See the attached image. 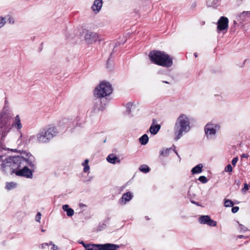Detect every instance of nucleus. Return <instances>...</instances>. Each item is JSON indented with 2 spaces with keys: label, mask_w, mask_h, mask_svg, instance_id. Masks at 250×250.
I'll list each match as a JSON object with an SVG mask.
<instances>
[{
  "label": "nucleus",
  "mask_w": 250,
  "mask_h": 250,
  "mask_svg": "<svg viewBox=\"0 0 250 250\" xmlns=\"http://www.w3.org/2000/svg\"><path fill=\"white\" fill-rule=\"evenodd\" d=\"M2 162L1 169L5 173L12 174L15 173L16 170L20 168V166L22 165L24 161L23 160L22 155L16 156H9L3 159L0 156Z\"/></svg>",
  "instance_id": "nucleus-1"
},
{
  "label": "nucleus",
  "mask_w": 250,
  "mask_h": 250,
  "mask_svg": "<svg viewBox=\"0 0 250 250\" xmlns=\"http://www.w3.org/2000/svg\"><path fill=\"white\" fill-rule=\"evenodd\" d=\"M190 129L188 117L185 114H181L177 118L174 127L175 140L177 141L184 134L188 132Z\"/></svg>",
  "instance_id": "nucleus-2"
},
{
  "label": "nucleus",
  "mask_w": 250,
  "mask_h": 250,
  "mask_svg": "<svg viewBox=\"0 0 250 250\" xmlns=\"http://www.w3.org/2000/svg\"><path fill=\"white\" fill-rule=\"evenodd\" d=\"M22 158L24 163L20 166L19 169L16 170L15 174L18 176L31 178L32 172L27 167H33L34 166L35 158L30 153L27 152L22 154Z\"/></svg>",
  "instance_id": "nucleus-3"
},
{
  "label": "nucleus",
  "mask_w": 250,
  "mask_h": 250,
  "mask_svg": "<svg viewBox=\"0 0 250 250\" xmlns=\"http://www.w3.org/2000/svg\"><path fill=\"white\" fill-rule=\"evenodd\" d=\"M149 58L153 63L164 67H169L172 66V58L164 52L153 50L149 54Z\"/></svg>",
  "instance_id": "nucleus-4"
},
{
  "label": "nucleus",
  "mask_w": 250,
  "mask_h": 250,
  "mask_svg": "<svg viewBox=\"0 0 250 250\" xmlns=\"http://www.w3.org/2000/svg\"><path fill=\"white\" fill-rule=\"evenodd\" d=\"M112 91L111 85L108 82H103L95 88L94 95L98 98H103L110 95Z\"/></svg>",
  "instance_id": "nucleus-5"
},
{
  "label": "nucleus",
  "mask_w": 250,
  "mask_h": 250,
  "mask_svg": "<svg viewBox=\"0 0 250 250\" xmlns=\"http://www.w3.org/2000/svg\"><path fill=\"white\" fill-rule=\"evenodd\" d=\"M220 128V126L217 125L208 124L205 127V131L208 138H211L212 135H215L216 130Z\"/></svg>",
  "instance_id": "nucleus-6"
},
{
  "label": "nucleus",
  "mask_w": 250,
  "mask_h": 250,
  "mask_svg": "<svg viewBox=\"0 0 250 250\" xmlns=\"http://www.w3.org/2000/svg\"><path fill=\"white\" fill-rule=\"evenodd\" d=\"M229 20L225 17H221L217 22V29L219 31L227 30L228 28Z\"/></svg>",
  "instance_id": "nucleus-7"
},
{
  "label": "nucleus",
  "mask_w": 250,
  "mask_h": 250,
  "mask_svg": "<svg viewBox=\"0 0 250 250\" xmlns=\"http://www.w3.org/2000/svg\"><path fill=\"white\" fill-rule=\"evenodd\" d=\"M98 39V36L96 33L87 31L85 35V40L88 43H92Z\"/></svg>",
  "instance_id": "nucleus-8"
},
{
  "label": "nucleus",
  "mask_w": 250,
  "mask_h": 250,
  "mask_svg": "<svg viewBox=\"0 0 250 250\" xmlns=\"http://www.w3.org/2000/svg\"><path fill=\"white\" fill-rule=\"evenodd\" d=\"M199 221L201 224H208L210 226H215L216 222L211 220L208 215L201 216L199 218Z\"/></svg>",
  "instance_id": "nucleus-9"
},
{
  "label": "nucleus",
  "mask_w": 250,
  "mask_h": 250,
  "mask_svg": "<svg viewBox=\"0 0 250 250\" xmlns=\"http://www.w3.org/2000/svg\"><path fill=\"white\" fill-rule=\"evenodd\" d=\"M43 130L44 131L45 135H46V137H47V139H48V140L52 139L55 136H56L57 133L56 128L55 127H50L47 130Z\"/></svg>",
  "instance_id": "nucleus-10"
},
{
  "label": "nucleus",
  "mask_w": 250,
  "mask_h": 250,
  "mask_svg": "<svg viewBox=\"0 0 250 250\" xmlns=\"http://www.w3.org/2000/svg\"><path fill=\"white\" fill-rule=\"evenodd\" d=\"M99 245L100 250H116L119 248V246L110 243Z\"/></svg>",
  "instance_id": "nucleus-11"
},
{
  "label": "nucleus",
  "mask_w": 250,
  "mask_h": 250,
  "mask_svg": "<svg viewBox=\"0 0 250 250\" xmlns=\"http://www.w3.org/2000/svg\"><path fill=\"white\" fill-rule=\"evenodd\" d=\"M37 139L40 143H45L47 142L49 140L47 139L46 135H45L44 131L43 130H41L37 136Z\"/></svg>",
  "instance_id": "nucleus-12"
},
{
  "label": "nucleus",
  "mask_w": 250,
  "mask_h": 250,
  "mask_svg": "<svg viewBox=\"0 0 250 250\" xmlns=\"http://www.w3.org/2000/svg\"><path fill=\"white\" fill-rule=\"evenodd\" d=\"M103 5L102 0H95L92 6V10L96 13L99 12Z\"/></svg>",
  "instance_id": "nucleus-13"
},
{
  "label": "nucleus",
  "mask_w": 250,
  "mask_h": 250,
  "mask_svg": "<svg viewBox=\"0 0 250 250\" xmlns=\"http://www.w3.org/2000/svg\"><path fill=\"white\" fill-rule=\"evenodd\" d=\"M7 108L8 106L5 105L2 111L0 112V124H3L6 122V119L7 118V112L8 110Z\"/></svg>",
  "instance_id": "nucleus-14"
},
{
  "label": "nucleus",
  "mask_w": 250,
  "mask_h": 250,
  "mask_svg": "<svg viewBox=\"0 0 250 250\" xmlns=\"http://www.w3.org/2000/svg\"><path fill=\"white\" fill-rule=\"evenodd\" d=\"M106 160L109 163L113 164L120 163V159L113 154H109L106 158Z\"/></svg>",
  "instance_id": "nucleus-15"
},
{
  "label": "nucleus",
  "mask_w": 250,
  "mask_h": 250,
  "mask_svg": "<svg viewBox=\"0 0 250 250\" xmlns=\"http://www.w3.org/2000/svg\"><path fill=\"white\" fill-rule=\"evenodd\" d=\"M132 195L131 192H128L123 194L121 201L125 204L127 202L129 201L132 198Z\"/></svg>",
  "instance_id": "nucleus-16"
},
{
  "label": "nucleus",
  "mask_w": 250,
  "mask_h": 250,
  "mask_svg": "<svg viewBox=\"0 0 250 250\" xmlns=\"http://www.w3.org/2000/svg\"><path fill=\"white\" fill-rule=\"evenodd\" d=\"M13 126L16 127L18 129H21L22 127V125L19 115H17L15 117V121L13 124Z\"/></svg>",
  "instance_id": "nucleus-17"
},
{
  "label": "nucleus",
  "mask_w": 250,
  "mask_h": 250,
  "mask_svg": "<svg viewBox=\"0 0 250 250\" xmlns=\"http://www.w3.org/2000/svg\"><path fill=\"white\" fill-rule=\"evenodd\" d=\"M250 15V11H244L241 13L237 17V20L240 22H242L245 20L246 16Z\"/></svg>",
  "instance_id": "nucleus-18"
},
{
  "label": "nucleus",
  "mask_w": 250,
  "mask_h": 250,
  "mask_svg": "<svg viewBox=\"0 0 250 250\" xmlns=\"http://www.w3.org/2000/svg\"><path fill=\"white\" fill-rule=\"evenodd\" d=\"M99 244H87L84 246L85 250H100Z\"/></svg>",
  "instance_id": "nucleus-19"
},
{
  "label": "nucleus",
  "mask_w": 250,
  "mask_h": 250,
  "mask_svg": "<svg viewBox=\"0 0 250 250\" xmlns=\"http://www.w3.org/2000/svg\"><path fill=\"white\" fill-rule=\"evenodd\" d=\"M203 166L202 164H200L197 166L194 167L191 169V172L193 174L201 173L202 171Z\"/></svg>",
  "instance_id": "nucleus-20"
},
{
  "label": "nucleus",
  "mask_w": 250,
  "mask_h": 250,
  "mask_svg": "<svg viewBox=\"0 0 250 250\" xmlns=\"http://www.w3.org/2000/svg\"><path fill=\"white\" fill-rule=\"evenodd\" d=\"M160 129V125H151L149 128V131L152 134H156Z\"/></svg>",
  "instance_id": "nucleus-21"
},
{
  "label": "nucleus",
  "mask_w": 250,
  "mask_h": 250,
  "mask_svg": "<svg viewBox=\"0 0 250 250\" xmlns=\"http://www.w3.org/2000/svg\"><path fill=\"white\" fill-rule=\"evenodd\" d=\"M139 140L142 145H145L148 142V137L146 134H144L140 138Z\"/></svg>",
  "instance_id": "nucleus-22"
},
{
  "label": "nucleus",
  "mask_w": 250,
  "mask_h": 250,
  "mask_svg": "<svg viewBox=\"0 0 250 250\" xmlns=\"http://www.w3.org/2000/svg\"><path fill=\"white\" fill-rule=\"evenodd\" d=\"M139 169L142 172H143L144 173H147V172H149V167L147 165H145L141 166L140 167Z\"/></svg>",
  "instance_id": "nucleus-23"
},
{
  "label": "nucleus",
  "mask_w": 250,
  "mask_h": 250,
  "mask_svg": "<svg viewBox=\"0 0 250 250\" xmlns=\"http://www.w3.org/2000/svg\"><path fill=\"white\" fill-rule=\"evenodd\" d=\"M224 205L226 207H231L233 206V203L230 200H225Z\"/></svg>",
  "instance_id": "nucleus-24"
},
{
  "label": "nucleus",
  "mask_w": 250,
  "mask_h": 250,
  "mask_svg": "<svg viewBox=\"0 0 250 250\" xmlns=\"http://www.w3.org/2000/svg\"><path fill=\"white\" fill-rule=\"evenodd\" d=\"M6 22L5 18L0 17V28L4 26Z\"/></svg>",
  "instance_id": "nucleus-25"
},
{
  "label": "nucleus",
  "mask_w": 250,
  "mask_h": 250,
  "mask_svg": "<svg viewBox=\"0 0 250 250\" xmlns=\"http://www.w3.org/2000/svg\"><path fill=\"white\" fill-rule=\"evenodd\" d=\"M16 184H15L13 182H11V183H7V185H6V188L8 189H10L12 188H14L16 187Z\"/></svg>",
  "instance_id": "nucleus-26"
},
{
  "label": "nucleus",
  "mask_w": 250,
  "mask_h": 250,
  "mask_svg": "<svg viewBox=\"0 0 250 250\" xmlns=\"http://www.w3.org/2000/svg\"><path fill=\"white\" fill-rule=\"evenodd\" d=\"M198 180L203 183H206L208 181L207 178L204 176H200Z\"/></svg>",
  "instance_id": "nucleus-27"
},
{
  "label": "nucleus",
  "mask_w": 250,
  "mask_h": 250,
  "mask_svg": "<svg viewBox=\"0 0 250 250\" xmlns=\"http://www.w3.org/2000/svg\"><path fill=\"white\" fill-rule=\"evenodd\" d=\"M170 149H166L165 150H163L161 151L160 154L164 155V156H167L168 155L169 151H170Z\"/></svg>",
  "instance_id": "nucleus-28"
},
{
  "label": "nucleus",
  "mask_w": 250,
  "mask_h": 250,
  "mask_svg": "<svg viewBox=\"0 0 250 250\" xmlns=\"http://www.w3.org/2000/svg\"><path fill=\"white\" fill-rule=\"evenodd\" d=\"M249 189V186L247 183L244 184V188L242 189V191L244 193H246Z\"/></svg>",
  "instance_id": "nucleus-29"
},
{
  "label": "nucleus",
  "mask_w": 250,
  "mask_h": 250,
  "mask_svg": "<svg viewBox=\"0 0 250 250\" xmlns=\"http://www.w3.org/2000/svg\"><path fill=\"white\" fill-rule=\"evenodd\" d=\"M67 215L68 216H72L74 214V210L69 208L67 210H66Z\"/></svg>",
  "instance_id": "nucleus-30"
},
{
  "label": "nucleus",
  "mask_w": 250,
  "mask_h": 250,
  "mask_svg": "<svg viewBox=\"0 0 250 250\" xmlns=\"http://www.w3.org/2000/svg\"><path fill=\"white\" fill-rule=\"evenodd\" d=\"M232 170V168L230 164H229L226 167H225V171L227 172H231Z\"/></svg>",
  "instance_id": "nucleus-31"
},
{
  "label": "nucleus",
  "mask_w": 250,
  "mask_h": 250,
  "mask_svg": "<svg viewBox=\"0 0 250 250\" xmlns=\"http://www.w3.org/2000/svg\"><path fill=\"white\" fill-rule=\"evenodd\" d=\"M239 229L241 231H246L248 230V229L246 227L244 226L243 225H242L240 224H239Z\"/></svg>",
  "instance_id": "nucleus-32"
},
{
  "label": "nucleus",
  "mask_w": 250,
  "mask_h": 250,
  "mask_svg": "<svg viewBox=\"0 0 250 250\" xmlns=\"http://www.w3.org/2000/svg\"><path fill=\"white\" fill-rule=\"evenodd\" d=\"M41 213L40 212H38L37 215H36V220L37 221V222H40V219L41 218Z\"/></svg>",
  "instance_id": "nucleus-33"
},
{
  "label": "nucleus",
  "mask_w": 250,
  "mask_h": 250,
  "mask_svg": "<svg viewBox=\"0 0 250 250\" xmlns=\"http://www.w3.org/2000/svg\"><path fill=\"white\" fill-rule=\"evenodd\" d=\"M238 157H235V158H234L232 159V162H232V165H233V166H235L236 163L237 162V161H238Z\"/></svg>",
  "instance_id": "nucleus-34"
},
{
  "label": "nucleus",
  "mask_w": 250,
  "mask_h": 250,
  "mask_svg": "<svg viewBox=\"0 0 250 250\" xmlns=\"http://www.w3.org/2000/svg\"><path fill=\"white\" fill-rule=\"evenodd\" d=\"M239 210V207H233L231 209V211L233 213H236Z\"/></svg>",
  "instance_id": "nucleus-35"
},
{
  "label": "nucleus",
  "mask_w": 250,
  "mask_h": 250,
  "mask_svg": "<svg viewBox=\"0 0 250 250\" xmlns=\"http://www.w3.org/2000/svg\"><path fill=\"white\" fill-rule=\"evenodd\" d=\"M8 21L9 23L10 24H14L15 22L14 19L11 17H9V18H8Z\"/></svg>",
  "instance_id": "nucleus-36"
},
{
  "label": "nucleus",
  "mask_w": 250,
  "mask_h": 250,
  "mask_svg": "<svg viewBox=\"0 0 250 250\" xmlns=\"http://www.w3.org/2000/svg\"><path fill=\"white\" fill-rule=\"evenodd\" d=\"M84 166L83 171L84 172H87L89 169V167L88 165H85Z\"/></svg>",
  "instance_id": "nucleus-37"
},
{
  "label": "nucleus",
  "mask_w": 250,
  "mask_h": 250,
  "mask_svg": "<svg viewBox=\"0 0 250 250\" xmlns=\"http://www.w3.org/2000/svg\"><path fill=\"white\" fill-rule=\"evenodd\" d=\"M69 208L68 205H64L62 206V209L63 210L66 211Z\"/></svg>",
  "instance_id": "nucleus-38"
},
{
  "label": "nucleus",
  "mask_w": 250,
  "mask_h": 250,
  "mask_svg": "<svg viewBox=\"0 0 250 250\" xmlns=\"http://www.w3.org/2000/svg\"><path fill=\"white\" fill-rule=\"evenodd\" d=\"M249 157V155L248 154H243L241 155V158H248Z\"/></svg>",
  "instance_id": "nucleus-39"
},
{
  "label": "nucleus",
  "mask_w": 250,
  "mask_h": 250,
  "mask_svg": "<svg viewBox=\"0 0 250 250\" xmlns=\"http://www.w3.org/2000/svg\"><path fill=\"white\" fill-rule=\"evenodd\" d=\"M89 162V160L88 159H86L85 161H84V162L83 164V166H85V165H88V163Z\"/></svg>",
  "instance_id": "nucleus-40"
},
{
  "label": "nucleus",
  "mask_w": 250,
  "mask_h": 250,
  "mask_svg": "<svg viewBox=\"0 0 250 250\" xmlns=\"http://www.w3.org/2000/svg\"><path fill=\"white\" fill-rule=\"evenodd\" d=\"M34 138V136H30L29 139L28 143H29L30 142V141L32 139H33ZM26 143H27V142H26Z\"/></svg>",
  "instance_id": "nucleus-41"
},
{
  "label": "nucleus",
  "mask_w": 250,
  "mask_h": 250,
  "mask_svg": "<svg viewBox=\"0 0 250 250\" xmlns=\"http://www.w3.org/2000/svg\"><path fill=\"white\" fill-rule=\"evenodd\" d=\"M52 249H53V250H57L58 248L55 245H53Z\"/></svg>",
  "instance_id": "nucleus-42"
},
{
  "label": "nucleus",
  "mask_w": 250,
  "mask_h": 250,
  "mask_svg": "<svg viewBox=\"0 0 250 250\" xmlns=\"http://www.w3.org/2000/svg\"><path fill=\"white\" fill-rule=\"evenodd\" d=\"M80 243L82 244L84 247V246H86L87 245V244H84V243L83 241L82 242H81Z\"/></svg>",
  "instance_id": "nucleus-43"
},
{
  "label": "nucleus",
  "mask_w": 250,
  "mask_h": 250,
  "mask_svg": "<svg viewBox=\"0 0 250 250\" xmlns=\"http://www.w3.org/2000/svg\"><path fill=\"white\" fill-rule=\"evenodd\" d=\"M47 245H48L47 243L43 244H42V247L43 248L44 247H45V246H47Z\"/></svg>",
  "instance_id": "nucleus-44"
},
{
  "label": "nucleus",
  "mask_w": 250,
  "mask_h": 250,
  "mask_svg": "<svg viewBox=\"0 0 250 250\" xmlns=\"http://www.w3.org/2000/svg\"><path fill=\"white\" fill-rule=\"evenodd\" d=\"M85 205L83 204H80V207H85Z\"/></svg>",
  "instance_id": "nucleus-45"
},
{
  "label": "nucleus",
  "mask_w": 250,
  "mask_h": 250,
  "mask_svg": "<svg viewBox=\"0 0 250 250\" xmlns=\"http://www.w3.org/2000/svg\"><path fill=\"white\" fill-rule=\"evenodd\" d=\"M237 237H238L239 238H242L244 237V236L243 235H238Z\"/></svg>",
  "instance_id": "nucleus-46"
},
{
  "label": "nucleus",
  "mask_w": 250,
  "mask_h": 250,
  "mask_svg": "<svg viewBox=\"0 0 250 250\" xmlns=\"http://www.w3.org/2000/svg\"><path fill=\"white\" fill-rule=\"evenodd\" d=\"M191 202H192V203L194 204H196V205H198V203H197V202H195V201H192Z\"/></svg>",
  "instance_id": "nucleus-47"
},
{
  "label": "nucleus",
  "mask_w": 250,
  "mask_h": 250,
  "mask_svg": "<svg viewBox=\"0 0 250 250\" xmlns=\"http://www.w3.org/2000/svg\"><path fill=\"white\" fill-rule=\"evenodd\" d=\"M130 106H131V105H130L129 104H127V108L128 109H129V108L130 107Z\"/></svg>",
  "instance_id": "nucleus-48"
},
{
  "label": "nucleus",
  "mask_w": 250,
  "mask_h": 250,
  "mask_svg": "<svg viewBox=\"0 0 250 250\" xmlns=\"http://www.w3.org/2000/svg\"><path fill=\"white\" fill-rule=\"evenodd\" d=\"M5 104H8V101H7V100H5Z\"/></svg>",
  "instance_id": "nucleus-49"
},
{
  "label": "nucleus",
  "mask_w": 250,
  "mask_h": 250,
  "mask_svg": "<svg viewBox=\"0 0 250 250\" xmlns=\"http://www.w3.org/2000/svg\"><path fill=\"white\" fill-rule=\"evenodd\" d=\"M163 82L166 83H169L167 81H163Z\"/></svg>",
  "instance_id": "nucleus-50"
},
{
  "label": "nucleus",
  "mask_w": 250,
  "mask_h": 250,
  "mask_svg": "<svg viewBox=\"0 0 250 250\" xmlns=\"http://www.w3.org/2000/svg\"><path fill=\"white\" fill-rule=\"evenodd\" d=\"M194 56H195V57H197V53H195V54H194Z\"/></svg>",
  "instance_id": "nucleus-51"
},
{
  "label": "nucleus",
  "mask_w": 250,
  "mask_h": 250,
  "mask_svg": "<svg viewBox=\"0 0 250 250\" xmlns=\"http://www.w3.org/2000/svg\"><path fill=\"white\" fill-rule=\"evenodd\" d=\"M234 24H236V21H234Z\"/></svg>",
  "instance_id": "nucleus-52"
},
{
  "label": "nucleus",
  "mask_w": 250,
  "mask_h": 250,
  "mask_svg": "<svg viewBox=\"0 0 250 250\" xmlns=\"http://www.w3.org/2000/svg\"><path fill=\"white\" fill-rule=\"evenodd\" d=\"M128 113H130V110H128Z\"/></svg>",
  "instance_id": "nucleus-53"
},
{
  "label": "nucleus",
  "mask_w": 250,
  "mask_h": 250,
  "mask_svg": "<svg viewBox=\"0 0 250 250\" xmlns=\"http://www.w3.org/2000/svg\"><path fill=\"white\" fill-rule=\"evenodd\" d=\"M21 137H22V134H21L20 138H21Z\"/></svg>",
  "instance_id": "nucleus-54"
},
{
  "label": "nucleus",
  "mask_w": 250,
  "mask_h": 250,
  "mask_svg": "<svg viewBox=\"0 0 250 250\" xmlns=\"http://www.w3.org/2000/svg\"><path fill=\"white\" fill-rule=\"evenodd\" d=\"M175 153H176V154L179 156L178 154V153H177V152H175Z\"/></svg>",
  "instance_id": "nucleus-55"
},
{
  "label": "nucleus",
  "mask_w": 250,
  "mask_h": 250,
  "mask_svg": "<svg viewBox=\"0 0 250 250\" xmlns=\"http://www.w3.org/2000/svg\"><path fill=\"white\" fill-rule=\"evenodd\" d=\"M42 232L44 231V230L43 229H42Z\"/></svg>",
  "instance_id": "nucleus-56"
}]
</instances>
